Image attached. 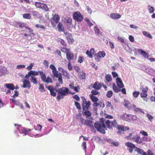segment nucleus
Segmentation results:
<instances>
[{
  "label": "nucleus",
  "mask_w": 155,
  "mask_h": 155,
  "mask_svg": "<svg viewBox=\"0 0 155 155\" xmlns=\"http://www.w3.org/2000/svg\"><path fill=\"white\" fill-rule=\"evenodd\" d=\"M105 119L101 118L100 121H97L94 124V127L100 132L103 134L105 133V130L107 128L105 124Z\"/></svg>",
  "instance_id": "2"
},
{
  "label": "nucleus",
  "mask_w": 155,
  "mask_h": 155,
  "mask_svg": "<svg viewBox=\"0 0 155 155\" xmlns=\"http://www.w3.org/2000/svg\"><path fill=\"white\" fill-rule=\"evenodd\" d=\"M112 74L114 78L118 77V74L116 72L113 71L112 72Z\"/></svg>",
  "instance_id": "61"
},
{
  "label": "nucleus",
  "mask_w": 155,
  "mask_h": 155,
  "mask_svg": "<svg viewBox=\"0 0 155 155\" xmlns=\"http://www.w3.org/2000/svg\"><path fill=\"white\" fill-rule=\"evenodd\" d=\"M31 130L30 129H26L24 128L22 129V132L25 135H28L29 134V132L31 131Z\"/></svg>",
  "instance_id": "26"
},
{
  "label": "nucleus",
  "mask_w": 155,
  "mask_h": 155,
  "mask_svg": "<svg viewBox=\"0 0 155 155\" xmlns=\"http://www.w3.org/2000/svg\"><path fill=\"white\" fill-rule=\"evenodd\" d=\"M75 104L76 106V107L78 109H80L81 108V106L80 105V104L79 103L76 101H75Z\"/></svg>",
  "instance_id": "55"
},
{
  "label": "nucleus",
  "mask_w": 155,
  "mask_h": 155,
  "mask_svg": "<svg viewBox=\"0 0 155 155\" xmlns=\"http://www.w3.org/2000/svg\"><path fill=\"white\" fill-rule=\"evenodd\" d=\"M41 8L44 9L46 11H48V10L47 6L45 4H42Z\"/></svg>",
  "instance_id": "48"
},
{
  "label": "nucleus",
  "mask_w": 155,
  "mask_h": 155,
  "mask_svg": "<svg viewBox=\"0 0 155 155\" xmlns=\"http://www.w3.org/2000/svg\"><path fill=\"white\" fill-rule=\"evenodd\" d=\"M140 94V92L139 91H135L133 92V95L135 98H137L138 97Z\"/></svg>",
  "instance_id": "41"
},
{
  "label": "nucleus",
  "mask_w": 155,
  "mask_h": 155,
  "mask_svg": "<svg viewBox=\"0 0 155 155\" xmlns=\"http://www.w3.org/2000/svg\"><path fill=\"white\" fill-rule=\"evenodd\" d=\"M110 17L112 19H117L120 18L121 16L120 14L118 13H111L110 14Z\"/></svg>",
  "instance_id": "20"
},
{
  "label": "nucleus",
  "mask_w": 155,
  "mask_h": 155,
  "mask_svg": "<svg viewBox=\"0 0 155 155\" xmlns=\"http://www.w3.org/2000/svg\"><path fill=\"white\" fill-rule=\"evenodd\" d=\"M34 63H31L27 67L26 69L28 70H30L32 69L33 66L34 65Z\"/></svg>",
  "instance_id": "54"
},
{
  "label": "nucleus",
  "mask_w": 155,
  "mask_h": 155,
  "mask_svg": "<svg viewBox=\"0 0 155 155\" xmlns=\"http://www.w3.org/2000/svg\"><path fill=\"white\" fill-rule=\"evenodd\" d=\"M91 146H92L91 147V151H90V153H88L87 152V150H86V147H87V145L86 143L85 142H83L81 145V147L84 150L85 153V155H90L92 153V151L95 148V146H94V144H91Z\"/></svg>",
  "instance_id": "7"
},
{
  "label": "nucleus",
  "mask_w": 155,
  "mask_h": 155,
  "mask_svg": "<svg viewBox=\"0 0 155 155\" xmlns=\"http://www.w3.org/2000/svg\"><path fill=\"white\" fill-rule=\"evenodd\" d=\"M34 127L36 130H38L39 131L41 130L42 128V126L39 124H38L37 126H35Z\"/></svg>",
  "instance_id": "42"
},
{
  "label": "nucleus",
  "mask_w": 155,
  "mask_h": 155,
  "mask_svg": "<svg viewBox=\"0 0 155 155\" xmlns=\"http://www.w3.org/2000/svg\"><path fill=\"white\" fill-rule=\"evenodd\" d=\"M130 28H134V29H137L138 28V27L137 26L134 25H132V24L130 25Z\"/></svg>",
  "instance_id": "63"
},
{
  "label": "nucleus",
  "mask_w": 155,
  "mask_h": 155,
  "mask_svg": "<svg viewBox=\"0 0 155 155\" xmlns=\"http://www.w3.org/2000/svg\"><path fill=\"white\" fill-rule=\"evenodd\" d=\"M147 9L149 13H152L154 12V8L152 6L150 5H148L147 7Z\"/></svg>",
  "instance_id": "31"
},
{
  "label": "nucleus",
  "mask_w": 155,
  "mask_h": 155,
  "mask_svg": "<svg viewBox=\"0 0 155 155\" xmlns=\"http://www.w3.org/2000/svg\"><path fill=\"white\" fill-rule=\"evenodd\" d=\"M55 91L58 92V96L57 99L59 100L61 99L64 98V96L69 94V90L68 88L62 87L58 89H56Z\"/></svg>",
  "instance_id": "4"
},
{
  "label": "nucleus",
  "mask_w": 155,
  "mask_h": 155,
  "mask_svg": "<svg viewBox=\"0 0 155 155\" xmlns=\"http://www.w3.org/2000/svg\"><path fill=\"white\" fill-rule=\"evenodd\" d=\"M0 72L2 75H5L8 73L6 68L4 67H1L0 68Z\"/></svg>",
  "instance_id": "22"
},
{
  "label": "nucleus",
  "mask_w": 155,
  "mask_h": 155,
  "mask_svg": "<svg viewBox=\"0 0 155 155\" xmlns=\"http://www.w3.org/2000/svg\"><path fill=\"white\" fill-rule=\"evenodd\" d=\"M39 89L41 91H43L44 89V86L41 84H39Z\"/></svg>",
  "instance_id": "64"
},
{
  "label": "nucleus",
  "mask_w": 155,
  "mask_h": 155,
  "mask_svg": "<svg viewBox=\"0 0 155 155\" xmlns=\"http://www.w3.org/2000/svg\"><path fill=\"white\" fill-rule=\"evenodd\" d=\"M81 98L83 100L82 107L83 110H85V109H88L91 105V103L89 101H87L84 97H83Z\"/></svg>",
  "instance_id": "10"
},
{
  "label": "nucleus",
  "mask_w": 155,
  "mask_h": 155,
  "mask_svg": "<svg viewBox=\"0 0 155 155\" xmlns=\"http://www.w3.org/2000/svg\"><path fill=\"white\" fill-rule=\"evenodd\" d=\"M73 17L75 20L79 22L81 21L83 18L81 14L78 12H77L74 13Z\"/></svg>",
  "instance_id": "13"
},
{
  "label": "nucleus",
  "mask_w": 155,
  "mask_h": 155,
  "mask_svg": "<svg viewBox=\"0 0 155 155\" xmlns=\"http://www.w3.org/2000/svg\"><path fill=\"white\" fill-rule=\"evenodd\" d=\"M133 140L138 143H140L142 142L140 136H134L133 137Z\"/></svg>",
  "instance_id": "24"
},
{
  "label": "nucleus",
  "mask_w": 155,
  "mask_h": 155,
  "mask_svg": "<svg viewBox=\"0 0 155 155\" xmlns=\"http://www.w3.org/2000/svg\"><path fill=\"white\" fill-rule=\"evenodd\" d=\"M5 86L7 88L11 90H13L15 88L14 86L12 84H6Z\"/></svg>",
  "instance_id": "25"
},
{
  "label": "nucleus",
  "mask_w": 155,
  "mask_h": 155,
  "mask_svg": "<svg viewBox=\"0 0 155 155\" xmlns=\"http://www.w3.org/2000/svg\"><path fill=\"white\" fill-rule=\"evenodd\" d=\"M135 117L136 118L135 116L132 115H128L127 114H124L121 116V118L124 120L127 121L130 119V117Z\"/></svg>",
  "instance_id": "17"
},
{
  "label": "nucleus",
  "mask_w": 155,
  "mask_h": 155,
  "mask_svg": "<svg viewBox=\"0 0 155 155\" xmlns=\"http://www.w3.org/2000/svg\"><path fill=\"white\" fill-rule=\"evenodd\" d=\"M142 33L144 35L147 37H148L150 39H151L152 38V37L151 35L150 34V33H148L147 31H143Z\"/></svg>",
  "instance_id": "34"
},
{
  "label": "nucleus",
  "mask_w": 155,
  "mask_h": 155,
  "mask_svg": "<svg viewBox=\"0 0 155 155\" xmlns=\"http://www.w3.org/2000/svg\"><path fill=\"white\" fill-rule=\"evenodd\" d=\"M135 151L137 152L138 153L141 155H152L153 153H152L150 150H148L147 152V153L144 152L142 150L140 149L139 148L137 147H136L135 149Z\"/></svg>",
  "instance_id": "11"
},
{
  "label": "nucleus",
  "mask_w": 155,
  "mask_h": 155,
  "mask_svg": "<svg viewBox=\"0 0 155 155\" xmlns=\"http://www.w3.org/2000/svg\"><path fill=\"white\" fill-rule=\"evenodd\" d=\"M59 20V16L58 15H54L51 19V23L54 27H55L56 25L58 23Z\"/></svg>",
  "instance_id": "12"
},
{
  "label": "nucleus",
  "mask_w": 155,
  "mask_h": 155,
  "mask_svg": "<svg viewBox=\"0 0 155 155\" xmlns=\"http://www.w3.org/2000/svg\"><path fill=\"white\" fill-rule=\"evenodd\" d=\"M84 111H85L83 113V115H85L86 118L91 116V113L90 111L87 110H85Z\"/></svg>",
  "instance_id": "29"
},
{
  "label": "nucleus",
  "mask_w": 155,
  "mask_h": 155,
  "mask_svg": "<svg viewBox=\"0 0 155 155\" xmlns=\"http://www.w3.org/2000/svg\"><path fill=\"white\" fill-rule=\"evenodd\" d=\"M58 41L61 43V44L65 46H67L66 43L61 38H59L58 39Z\"/></svg>",
  "instance_id": "40"
},
{
  "label": "nucleus",
  "mask_w": 155,
  "mask_h": 155,
  "mask_svg": "<svg viewBox=\"0 0 155 155\" xmlns=\"http://www.w3.org/2000/svg\"><path fill=\"white\" fill-rule=\"evenodd\" d=\"M66 58L68 61L72 60L74 57L73 54L71 52V50L66 54Z\"/></svg>",
  "instance_id": "19"
},
{
  "label": "nucleus",
  "mask_w": 155,
  "mask_h": 155,
  "mask_svg": "<svg viewBox=\"0 0 155 155\" xmlns=\"http://www.w3.org/2000/svg\"><path fill=\"white\" fill-rule=\"evenodd\" d=\"M140 96L141 97H147V95L146 93L142 92L140 94Z\"/></svg>",
  "instance_id": "56"
},
{
  "label": "nucleus",
  "mask_w": 155,
  "mask_h": 155,
  "mask_svg": "<svg viewBox=\"0 0 155 155\" xmlns=\"http://www.w3.org/2000/svg\"><path fill=\"white\" fill-rule=\"evenodd\" d=\"M95 140L97 142L101 143H104L106 141L114 145V146H118L119 144V143L118 142H116L114 141L113 140L108 139L106 137H104V136H95Z\"/></svg>",
  "instance_id": "3"
},
{
  "label": "nucleus",
  "mask_w": 155,
  "mask_h": 155,
  "mask_svg": "<svg viewBox=\"0 0 155 155\" xmlns=\"http://www.w3.org/2000/svg\"><path fill=\"white\" fill-rule=\"evenodd\" d=\"M123 103L124 106L126 108H128L129 109H130L131 108V106H129L130 105V103L128 101L126 100H124Z\"/></svg>",
  "instance_id": "27"
},
{
  "label": "nucleus",
  "mask_w": 155,
  "mask_h": 155,
  "mask_svg": "<svg viewBox=\"0 0 155 155\" xmlns=\"http://www.w3.org/2000/svg\"><path fill=\"white\" fill-rule=\"evenodd\" d=\"M60 49L62 52L64 53H67L71 50L70 49L68 48H66L64 47H61L60 48Z\"/></svg>",
  "instance_id": "32"
},
{
  "label": "nucleus",
  "mask_w": 155,
  "mask_h": 155,
  "mask_svg": "<svg viewBox=\"0 0 155 155\" xmlns=\"http://www.w3.org/2000/svg\"><path fill=\"white\" fill-rule=\"evenodd\" d=\"M80 121L81 123L84 124L89 126L92 129H94V126L93 125V123L92 121L90 120H84L83 118H81Z\"/></svg>",
  "instance_id": "9"
},
{
  "label": "nucleus",
  "mask_w": 155,
  "mask_h": 155,
  "mask_svg": "<svg viewBox=\"0 0 155 155\" xmlns=\"http://www.w3.org/2000/svg\"><path fill=\"white\" fill-rule=\"evenodd\" d=\"M25 28L26 29V33L24 34L25 36H30L31 37H33L34 35L33 33V30L30 28L27 27H25Z\"/></svg>",
  "instance_id": "14"
},
{
  "label": "nucleus",
  "mask_w": 155,
  "mask_h": 155,
  "mask_svg": "<svg viewBox=\"0 0 155 155\" xmlns=\"http://www.w3.org/2000/svg\"><path fill=\"white\" fill-rule=\"evenodd\" d=\"M52 73L54 74V77H58V72L56 70V69L54 70H53L52 71Z\"/></svg>",
  "instance_id": "45"
},
{
  "label": "nucleus",
  "mask_w": 155,
  "mask_h": 155,
  "mask_svg": "<svg viewBox=\"0 0 155 155\" xmlns=\"http://www.w3.org/2000/svg\"><path fill=\"white\" fill-rule=\"evenodd\" d=\"M64 36L66 37L68 43H72L74 40L71 35L68 32H64Z\"/></svg>",
  "instance_id": "15"
},
{
  "label": "nucleus",
  "mask_w": 155,
  "mask_h": 155,
  "mask_svg": "<svg viewBox=\"0 0 155 155\" xmlns=\"http://www.w3.org/2000/svg\"><path fill=\"white\" fill-rule=\"evenodd\" d=\"M115 127L118 130L117 132L119 135L123 134L124 131L128 130L129 129L128 127L122 125H119L117 123Z\"/></svg>",
  "instance_id": "5"
},
{
  "label": "nucleus",
  "mask_w": 155,
  "mask_h": 155,
  "mask_svg": "<svg viewBox=\"0 0 155 155\" xmlns=\"http://www.w3.org/2000/svg\"><path fill=\"white\" fill-rule=\"evenodd\" d=\"M140 133L143 136H147L148 134H147V132L144 131V130H141L140 132Z\"/></svg>",
  "instance_id": "62"
},
{
  "label": "nucleus",
  "mask_w": 155,
  "mask_h": 155,
  "mask_svg": "<svg viewBox=\"0 0 155 155\" xmlns=\"http://www.w3.org/2000/svg\"><path fill=\"white\" fill-rule=\"evenodd\" d=\"M25 67V65L24 64H19L17 65L16 68L18 69H20L24 68Z\"/></svg>",
  "instance_id": "46"
},
{
  "label": "nucleus",
  "mask_w": 155,
  "mask_h": 155,
  "mask_svg": "<svg viewBox=\"0 0 155 155\" xmlns=\"http://www.w3.org/2000/svg\"><path fill=\"white\" fill-rule=\"evenodd\" d=\"M97 55L101 58V57L104 58L105 56V54L102 52H99L97 54Z\"/></svg>",
  "instance_id": "47"
},
{
  "label": "nucleus",
  "mask_w": 155,
  "mask_h": 155,
  "mask_svg": "<svg viewBox=\"0 0 155 155\" xmlns=\"http://www.w3.org/2000/svg\"><path fill=\"white\" fill-rule=\"evenodd\" d=\"M101 58L97 54L95 56V58L96 60L97 61H100L101 59Z\"/></svg>",
  "instance_id": "60"
},
{
  "label": "nucleus",
  "mask_w": 155,
  "mask_h": 155,
  "mask_svg": "<svg viewBox=\"0 0 155 155\" xmlns=\"http://www.w3.org/2000/svg\"><path fill=\"white\" fill-rule=\"evenodd\" d=\"M31 79H30L31 81L34 84L37 85L38 83V81H37L36 78L34 76H32L31 77Z\"/></svg>",
  "instance_id": "30"
},
{
  "label": "nucleus",
  "mask_w": 155,
  "mask_h": 155,
  "mask_svg": "<svg viewBox=\"0 0 155 155\" xmlns=\"http://www.w3.org/2000/svg\"><path fill=\"white\" fill-rule=\"evenodd\" d=\"M86 54L88 56V57L91 58H92V54L90 52V51H86Z\"/></svg>",
  "instance_id": "57"
},
{
  "label": "nucleus",
  "mask_w": 155,
  "mask_h": 155,
  "mask_svg": "<svg viewBox=\"0 0 155 155\" xmlns=\"http://www.w3.org/2000/svg\"><path fill=\"white\" fill-rule=\"evenodd\" d=\"M117 123L116 120L111 121L109 120H105V124H106L107 127L110 129H111L113 127H115Z\"/></svg>",
  "instance_id": "8"
},
{
  "label": "nucleus",
  "mask_w": 155,
  "mask_h": 155,
  "mask_svg": "<svg viewBox=\"0 0 155 155\" xmlns=\"http://www.w3.org/2000/svg\"><path fill=\"white\" fill-rule=\"evenodd\" d=\"M105 78L106 80L108 82L111 81L112 80L111 76L109 74L106 75L105 76Z\"/></svg>",
  "instance_id": "37"
},
{
  "label": "nucleus",
  "mask_w": 155,
  "mask_h": 155,
  "mask_svg": "<svg viewBox=\"0 0 155 155\" xmlns=\"http://www.w3.org/2000/svg\"><path fill=\"white\" fill-rule=\"evenodd\" d=\"M116 83L117 85L120 87L122 88L124 87V85L122 83L121 79L119 78H116Z\"/></svg>",
  "instance_id": "21"
},
{
  "label": "nucleus",
  "mask_w": 155,
  "mask_h": 155,
  "mask_svg": "<svg viewBox=\"0 0 155 155\" xmlns=\"http://www.w3.org/2000/svg\"><path fill=\"white\" fill-rule=\"evenodd\" d=\"M17 26L19 27L20 28H25V27H26L25 26L24 24L20 23H17Z\"/></svg>",
  "instance_id": "49"
},
{
  "label": "nucleus",
  "mask_w": 155,
  "mask_h": 155,
  "mask_svg": "<svg viewBox=\"0 0 155 155\" xmlns=\"http://www.w3.org/2000/svg\"><path fill=\"white\" fill-rule=\"evenodd\" d=\"M23 17L24 18L27 19H30L31 18L30 14H24L23 15Z\"/></svg>",
  "instance_id": "35"
},
{
  "label": "nucleus",
  "mask_w": 155,
  "mask_h": 155,
  "mask_svg": "<svg viewBox=\"0 0 155 155\" xmlns=\"http://www.w3.org/2000/svg\"><path fill=\"white\" fill-rule=\"evenodd\" d=\"M124 144L127 147V150L129 152L131 153L133 152V149H135L136 148L135 145L131 142H126Z\"/></svg>",
  "instance_id": "6"
},
{
  "label": "nucleus",
  "mask_w": 155,
  "mask_h": 155,
  "mask_svg": "<svg viewBox=\"0 0 155 155\" xmlns=\"http://www.w3.org/2000/svg\"><path fill=\"white\" fill-rule=\"evenodd\" d=\"M91 100L94 102H97L98 101L97 98L92 95H91Z\"/></svg>",
  "instance_id": "43"
},
{
  "label": "nucleus",
  "mask_w": 155,
  "mask_h": 155,
  "mask_svg": "<svg viewBox=\"0 0 155 155\" xmlns=\"http://www.w3.org/2000/svg\"><path fill=\"white\" fill-rule=\"evenodd\" d=\"M138 51L140 52V54L145 58H148L147 54L145 51L141 49H139Z\"/></svg>",
  "instance_id": "23"
},
{
  "label": "nucleus",
  "mask_w": 155,
  "mask_h": 155,
  "mask_svg": "<svg viewBox=\"0 0 155 155\" xmlns=\"http://www.w3.org/2000/svg\"><path fill=\"white\" fill-rule=\"evenodd\" d=\"M131 108L134 109L135 111L139 112V111L140 110V108L136 107L134 105H131Z\"/></svg>",
  "instance_id": "38"
},
{
  "label": "nucleus",
  "mask_w": 155,
  "mask_h": 155,
  "mask_svg": "<svg viewBox=\"0 0 155 155\" xmlns=\"http://www.w3.org/2000/svg\"><path fill=\"white\" fill-rule=\"evenodd\" d=\"M35 26L36 28H40L42 29H44L45 28V26L39 24H36Z\"/></svg>",
  "instance_id": "51"
},
{
  "label": "nucleus",
  "mask_w": 155,
  "mask_h": 155,
  "mask_svg": "<svg viewBox=\"0 0 155 155\" xmlns=\"http://www.w3.org/2000/svg\"><path fill=\"white\" fill-rule=\"evenodd\" d=\"M113 88L114 91L116 92H118L120 91L119 89L116 86L115 83L113 84Z\"/></svg>",
  "instance_id": "36"
},
{
  "label": "nucleus",
  "mask_w": 155,
  "mask_h": 155,
  "mask_svg": "<svg viewBox=\"0 0 155 155\" xmlns=\"http://www.w3.org/2000/svg\"><path fill=\"white\" fill-rule=\"evenodd\" d=\"M147 116L148 118V119L150 121H152L153 119V117L150 114H149L147 113Z\"/></svg>",
  "instance_id": "52"
},
{
  "label": "nucleus",
  "mask_w": 155,
  "mask_h": 155,
  "mask_svg": "<svg viewBox=\"0 0 155 155\" xmlns=\"http://www.w3.org/2000/svg\"><path fill=\"white\" fill-rule=\"evenodd\" d=\"M148 73L152 76H155V71L152 69H150L149 70Z\"/></svg>",
  "instance_id": "39"
},
{
  "label": "nucleus",
  "mask_w": 155,
  "mask_h": 155,
  "mask_svg": "<svg viewBox=\"0 0 155 155\" xmlns=\"http://www.w3.org/2000/svg\"><path fill=\"white\" fill-rule=\"evenodd\" d=\"M101 87V85L97 82H95L93 86V87L96 90L99 89Z\"/></svg>",
  "instance_id": "28"
},
{
  "label": "nucleus",
  "mask_w": 155,
  "mask_h": 155,
  "mask_svg": "<svg viewBox=\"0 0 155 155\" xmlns=\"http://www.w3.org/2000/svg\"><path fill=\"white\" fill-rule=\"evenodd\" d=\"M57 27L59 31H62L64 29L63 26L62 24L60 22H59Z\"/></svg>",
  "instance_id": "33"
},
{
  "label": "nucleus",
  "mask_w": 155,
  "mask_h": 155,
  "mask_svg": "<svg viewBox=\"0 0 155 155\" xmlns=\"http://www.w3.org/2000/svg\"><path fill=\"white\" fill-rule=\"evenodd\" d=\"M38 72L41 76V78L42 81L47 83H52V81L51 78L49 77H48L46 78L45 74L41 71L37 72L34 71H31L28 72V74L31 77L32 76L34 77V76L38 75Z\"/></svg>",
  "instance_id": "1"
},
{
  "label": "nucleus",
  "mask_w": 155,
  "mask_h": 155,
  "mask_svg": "<svg viewBox=\"0 0 155 155\" xmlns=\"http://www.w3.org/2000/svg\"><path fill=\"white\" fill-rule=\"evenodd\" d=\"M91 93L93 95H96L99 94L98 92L95 90H93L91 91Z\"/></svg>",
  "instance_id": "59"
},
{
  "label": "nucleus",
  "mask_w": 155,
  "mask_h": 155,
  "mask_svg": "<svg viewBox=\"0 0 155 155\" xmlns=\"http://www.w3.org/2000/svg\"><path fill=\"white\" fill-rule=\"evenodd\" d=\"M32 15L34 17H39V14L37 12L34 11L32 12Z\"/></svg>",
  "instance_id": "44"
},
{
  "label": "nucleus",
  "mask_w": 155,
  "mask_h": 155,
  "mask_svg": "<svg viewBox=\"0 0 155 155\" xmlns=\"http://www.w3.org/2000/svg\"><path fill=\"white\" fill-rule=\"evenodd\" d=\"M112 92L111 91H109L107 94V96L108 98L110 97L112 95Z\"/></svg>",
  "instance_id": "53"
},
{
  "label": "nucleus",
  "mask_w": 155,
  "mask_h": 155,
  "mask_svg": "<svg viewBox=\"0 0 155 155\" xmlns=\"http://www.w3.org/2000/svg\"><path fill=\"white\" fill-rule=\"evenodd\" d=\"M128 38L130 42H133L134 41V38L132 35H130Z\"/></svg>",
  "instance_id": "58"
},
{
  "label": "nucleus",
  "mask_w": 155,
  "mask_h": 155,
  "mask_svg": "<svg viewBox=\"0 0 155 155\" xmlns=\"http://www.w3.org/2000/svg\"><path fill=\"white\" fill-rule=\"evenodd\" d=\"M48 89L50 91L51 94L52 96L55 97L56 95L55 89H57L55 87V88L52 86H49L47 87Z\"/></svg>",
  "instance_id": "16"
},
{
  "label": "nucleus",
  "mask_w": 155,
  "mask_h": 155,
  "mask_svg": "<svg viewBox=\"0 0 155 155\" xmlns=\"http://www.w3.org/2000/svg\"><path fill=\"white\" fill-rule=\"evenodd\" d=\"M42 4L39 2H36L35 4V6L38 8H41Z\"/></svg>",
  "instance_id": "50"
},
{
  "label": "nucleus",
  "mask_w": 155,
  "mask_h": 155,
  "mask_svg": "<svg viewBox=\"0 0 155 155\" xmlns=\"http://www.w3.org/2000/svg\"><path fill=\"white\" fill-rule=\"evenodd\" d=\"M23 85L21 86V87L24 88H29L31 87V84L30 82L28 80L24 79L23 81Z\"/></svg>",
  "instance_id": "18"
}]
</instances>
